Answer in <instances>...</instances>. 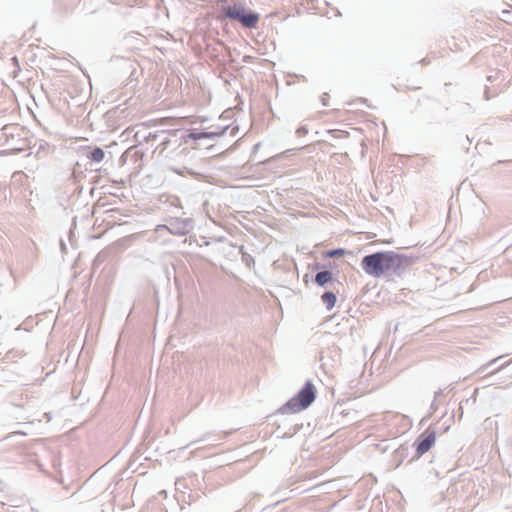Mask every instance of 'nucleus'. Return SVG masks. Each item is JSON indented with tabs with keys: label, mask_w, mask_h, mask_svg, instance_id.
<instances>
[{
	"label": "nucleus",
	"mask_w": 512,
	"mask_h": 512,
	"mask_svg": "<svg viewBox=\"0 0 512 512\" xmlns=\"http://www.w3.org/2000/svg\"><path fill=\"white\" fill-rule=\"evenodd\" d=\"M412 264V259L393 251L376 252L363 257L361 267L373 277L382 275H401Z\"/></svg>",
	"instance_id": "nucleus-1"
},
{
	"label": "nucleus",
	"mask_w": 512,
	"mask_h": 512,
	"mask_svg": "<svg viewBox=\"0 0 512 512\" xmlns=\"http://www.w3.org/2000/svg\"><path fill=\"white\" fill-rule=\"evenodd\" d=\"M316 393L311 381H307L302 389L281 408L282 413H296L308 408L315 400Z\"/></svg>",
	"instance_id": "nucleus-2"
},
{
	"label": "nucleus",
	"mask_w": 512,
	"mask_h": 512,
	"mask_svg": "<svg viewBox=\"0 0 512 512\" xmlns=\"http://www.w3.org/2000/svg\"><path fill=\"white\" fill-rule=\"evenodd\" d=\"M224 14L231 20L240 22L246 28H254L259 21L257 13L246 12L243 7L237 5L225 7Z\"/></svg>",
	"instance_id": "nucleus-3"
},
{
	"label": "nucleus",
	"mask_w": 512,
	"mask_h": 512,
	"mask_svg": "<svg viewBox=\"0 0 512 512\" xmlns=\"http://www.w3.org/2000/svg\"><path fill=\"white\" fill-rule=\"evenodd\" d=\"M192 229V221L185 219H172L167 225H158L156 231L167 230L173 235H186Z\"/></svg>",
	"instance_id": "nucleus-4"
},
{
	"label": "nucleus",
	"mask_w": 512,
	"mask_h": 512,
	"mask_svg": "<svg viewBox=\"0 0 512 512\" xmlns=\"http://www.w3.org/2000/svg\"><path fill=\"white\" fill-rule=\"evenodd\" d=\"M436 441V433L433 430H427L424 435L421 436L419 440L416 451L419 456L428 452L431 447L434 445Z\"/></svg>",
	"instance_id": "nucleus-5"
},
{
	"label": "nucleus",
	"mask_w": 512,
	"mask_h": 512,
	"mask_svg": "<svg viewBox=\"0 0 512 512\" xmlns=\"http://www.w3.org/2000/svg\"><path fill=\"white\" fill-rule=\"evenodd\" d=\"M227 127L222 130L221 132H191L190 133V138L194 139V140H199V139H203V138H209V139H214L216 137H219L221 135L224 134V132L226 131Z\"/></svg>",
	"instance_id": "nucleus-6"
},
{
	"label": "nucleus",
	"mask_w": 512,
	"mask_h": 512,
	"mask_svg": "<svg viewBox=\"0 0 512 512\" xmlns=\"http://www.w3.org/2000/svg\"><path fill=\"white\" fill-rule=\"evenodd\" d=\"M331 281H332V273L328 270L318 272L315 276V282L319 286H322V287Z\"/></svg>",
	"instance_id": "nucleus-7"
},
{
	"label": "nucleus",
	"mask_w": 512,
	"mask_h": 512,
	"mask_svg": "<svg viewBox=\"0 0 512 512\" xmlns=\"http://www.w3.org/2000/svg\"><path fill=\"white\" fill-rule=\"evenodd\" d=\"M322 302L328 310H331L336 303V295L333 292L327 291L321 296Z\"/></svg>",
	"instance_id": "nucleus-8"
},
{
	"label": "nucleus",
	"mask_w": 512,
	"mask_h": 512,
	"mask_svg": "<svg viewBox=\"0 0 512 512\" xmlns=\"http://www.w3.org/2000/svg\"><path fill=\"white\" fill-rule=\"evenodd\" d=\"M87 157L93 162L100 163L105 157V152L102 148L95 147Z\"/></svg>",
	"instance_id": "nucleus-9"
},
{
	"label": "nucleus",
	"mask_w": 512,
	"mask_h": 512,
	"mask_svg": "<svg viewBox=\"0 0 512 512\" xmlns=\"http://www.w3.org/2000/svg\"><path fill=\"white\" fill-rule=\"evenodd\" d=\"M346 251L342 248L329 250L326 252L325 256L328 258L341 257L345 255Z\"/></svg>",
	"instance_id": "nucleus-10"
},
{
	"label": "nucleus",
	"mask_w": 512,
	"mask_h": 512,
	"mask_svg": "<svg viewBox=\"0 0 512 512\" xmlns=\"http://www.w3.org/2000/svg\"><path fill=\"white\" fill-rule=\"evenodd\" d=\"M240 252L242 253V261L247 265L250 266V264L253 262V258L251 255L243 251V247H241Z\"/></svg>",
	"instance_id": "nucleus-11"
},
{
	"label": "nucleus",
	"mask_w": 512,
	"mask_h": 512,
	"mask_svg": "<svg viewBox=\"0 0 512 512\" xmlns=\"http://www.w3.org/2000/svg\"><path fill=\"white\" fill-rule=\"evenodd\" d=\"M308 133V129L305 126H301L296 130V135L298 137L305 136Z\"/></svg>",
	"instance_id": "nucleus-12"
},
{
	"label": "nucleus",
	"mask_w": 512,
	"mask_h": 512,
	"mask_svg": "<svg viewBox=\"0 0 512 512\" xmlns=\"http://www.w3.org/2000/svg\"><path fill=\"white\" fill-rule=\"evenodd\" d=\"M328 100H329V94L328 93H323V95L321 96L322 105L323 106H327L328 105Z\"/></svg>",
	"instance_id": "nucleus-13"
},
{
	"label": "nucleus",
	"mask_w": 512,
	"mask_h": 512,
	"mask_svg": "<svg viewBox=\"0 0 512 512\" xmlns=\"http://www.w3.org/2000/svg\"><path fill=\"white\" fill-rule=\"evenodd\" d=\"M501 358H503V356H498V357L494 358L493 360H491V361L487 364V366H490V365H492V364H495V363H496V362H498Z\"/></svg>",
	"instance_id": "nucleus-14"
},
{
	"label": "nucleus",
	"mask_w": 512,
	"mask_h": 512,
	"mask_svg": "<svg viewBox=\"0 0 512 512\" xmlns=\"http://www.w3.org/2000/svg\"><path fill=\"white\" fill-rule=\"evenodd\" d=\"M484 97H485L486 100H489L491 98V96L489 94V88L488 87H486V89H485Z\"/></svg>",
	"instance_id": "nucleus-15"
},
{
	"label": "nucleus",
	"mask_w": 512,
	"mask_h": 512,
	"mask_svg": "<svg viewBox=\"0 0 512 512\" xmlns=\"http://www.w3.org/2000/svg\"><path fill=\"white\" fill-rule=\"evenodd\" d=\"M512 362V360L508 361V362H505L504 364H502L498 369H496L493 373L499 371L500 369L508 366L510 363Z\"/></svg>",
	"instance_id": "nucleus-16"
},
{
	"label": "nucleus",
	"mask_w": 512,
	"mask_h": 512,
	"mask_svg": "<svg viewBox=\"0 0 512 512\" xmlns=\"http://www.w3.org/2000/svg\"><path fill=\"white\" fill-rule=\"evenodd\" d=\"M170 169H171L173 172H175V173H177V174H179V175H182V174H183V173H182V171H180V170H178V169H176V168H170Z\"/></svg>",
	"instance_id": "nucleus-17"
},
{
	"label": "nucleus",
	"mask_w": 512,
	"mask_h": 512,
	"mask_svg": "<svg viewBox=\"0 0 512 512\" xmlns=\"http://www.w3.org/2000/svg\"><path fill=\"white\" fill-rule=\"evenodd\" d=\"M487 80H488L489 82H492V81H493V76H488V77H487Z\"/></svg>",
	"instance_id": "nucleus-18"
},
{
	"label": "nucleus",
	"mask_w": 512,
	"mask_h": 512,
	"mask_svg": "<svg viewBox=\"0 0 512 512\" xmlns=\"http://www.w3.org/2000/svg\"><path fill=\"white\" fill-rule=\"evenodd\" d=\"M297 149H293V150H290V149H287V151L285 153H289L291 151H296Z\"/></svg>",
	"instance_id": "nucleus-19"
}]
</instances>
